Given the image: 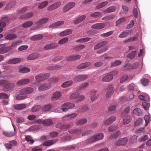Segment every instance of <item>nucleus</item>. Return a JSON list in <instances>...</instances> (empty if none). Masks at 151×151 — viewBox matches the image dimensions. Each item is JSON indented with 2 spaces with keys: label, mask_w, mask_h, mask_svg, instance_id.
Returning a JSON list of instances; mask_svg holds the SVG:
<instances>
[{
  "label": "nucleus",
  "mask_w": 151,
  "mask_h": 151,
  "mask_svg": "<svg viewBox=\"0 0 151 151\" xmlns=\"http://www.w3.org/2000/svg\"><path fill=\"white\" fill-rule=\"evenodd\" d=\"M89 85V83L87 82H86L83 83H82L79 85L77 87V89L78 90H81L83 89L86 88L88 87Z\"/></svg>",
  "instance_id": "45"
},
{
  "label": "nucleus",
  "mask_w": 151,
  "mask_h": 151,
  "mask_svg": "<svg viewBox=\"0 0 151 151\" xmlns=\"http://www.w3.org/2000/svg\"><path fill=\"white\" fill-rule=\"evenodd\" d=\"M133 114L137 116L140 115L142 114L141 110L139 108H136L133 111Z\"/></svg>",
  "instance_id": "48"
},
{
  "label": "nucleus",
  "mask_w": 151,
  "mask_h": 151,
  "mask_svg": "<svg viewBox=\"0 0 151 151\" xmlns=\"http://www.w3.org/2000/svg\"><path fill=\"white\" fill-rule=\"evenodd\" d=\"M113 32V31H111L102 34L101 35V37H107L112 35Z\"/></svg>",
  "instance_id": "60"
},
{
  "label": "nucleus",
  "mask_w": 151,
  "mask_h": 151,
  "mask_svg": "<svg viewBox=\"0 0 151 151\" xmlns=\"http://www.w3.org/2000/svg\"><path fill=\"white\" fill-rule=\"evenodd\" d=\"M139 65V63H135L133 64L132 65H126L124 66V68L125 69L127 67H128L129 65H130V67H129V68L135 69L137 68L138 67Z\"/></svg>",
  "instance_id": "51"
},
{
  "label": "nucleus",
  "mask_w": 151,
  "mask_h": 151,
  "mask_svg": "<svg viewBox=\"0 0 151 151\" xmlns=\"http://www.w3.org/2000/svg\"><path fill=\"white\" fill-rule=\"evenodd\" d=\"M61 3L60 1L55 3L54 4L48 6L47 9L49 11L55 10L59 7L61 5Z\"/></svg>",
  "instance_id": "9"
},
{
  "label": "nucleus",
  "mask_w": 151,
  "mask_h": 151,
  "mask_svg": "<svg viewBox=\"0 0 151 151\" xmlns=\"http://www.w3.org/2000/svg\"><path fill=\"white\" fill-rule=\"evenodd\" d=\"M33 23L32 21H28L24 23L22 25L23 27L27 28L33 25Z\"/></svg>",
  "instance_id": "46"
},
{
  "label": "nucleus",
  "mask_w": 151,
  "mask_h": 151,
  "mask_svg": "<svg viewBox=\"0 0 151 151\" xmlns=\"http://www.w3.org/2000/svg\"><path fill=\"white\" fill-rule=\"evenodd\" d=\"M21 61L20 58H14L9 60L7 63L9 64H15L19 63Z\"/></svg>",
  "instance_id": "26"
},
{
  "label": "nucleus",
  "mask_w": 151,
  "mask_h": 151,
  "mask_svg": "<svg viewBox=\"0 0 151 151\" xmlns=\"http://www.w3.org/2000/svg\"><path fill=\"white\" fill-rule=\"evenodd\" d=\"M89 109L88 107L87 106H82L81 108H79V110L83 113Z\"/></svg>",
  "instance_id": "62"
},
{
  "label": "nucleus",
  "mask_w": 151,
  "mask_h": 151,
  "mask_svg": "<svg viewBox=\"0 0 151 151\" xmlns=\"http://www.w3.org/2000/svg\"><path fill=\"white\" fill-rule=\"evenodd\" d=\"M52 107L51 105L50 104L46 105L42 107V109L44 112L49 111L51 109Z\"/></svg>",
  "instance_id": "47"
},
{
  "label": "nucleus",
  "mask_w": 151,
  "mask_h": 151,
  "mask_svg": "<svg viewBox=\"0 0 151 151\" xmlns=\"http://www.w3.org/2000/svg\"><path fill=\"white\" fill-rule=\"evenodd\" d=\"M116 119V117L114 116H112L105 121L103 123L104 124H110Z\"/></svg>",
  "instance_id": "23"
},
{
  "label": "nucleus",
  "mask_w": 151,
  "mask_h": 151,
  "mask_svg": "<svg viewBox=\"0 0 151 151\" xmlns=\"http://www.w3.org/2000/svg\"><path fill=\"white\" fill-rule=\"evenodd\" d=\"M75 5V3L73 2H71L67 3L63 9V13H65L67 12L74 7Z\"/></svg>",
  "instance_id": "5"
},
{
  "label": "nucleus",
  "mask_w": 151,
  "mask_h": 151,
  "mask_svg": "<svg viewBox=\"0 0 151 151\" xmlns=\"http://www.w3.org/2000/svg\"><path fill=\"white\" fill-rule=\"evenodd\" d=\"M64 23L63 21H60L52 23L49 26V28L55 27L63 24Z\"/></svg>",
  "instance_id": "28"
},
{
  "label": "nucleus",
  "mask_w": 151,
  "mask_h": 151,
  "mask_svg": "<svg viewBox=\"0 0 151 151\" xmlns=\"http://www.w3.org/2000/svg\"><path fill=\"white\" fill-rule=\"evenodd\" d=\"M108 4V1H104L102 3H100L97 6L96 8L97 9H100L107 4Z\"/></svg>",
  "instance_id": "59"
},
{
  "label": "nucleus",
  "mask_w": 151,
  "mask_h": 151,
  "mask_svg": "<svg viewBox=\"0 0 151 151\" xmlns=\"http://www.w3.org/2000/svg\"><path fill=\"white\" fill-rule=\"evenodd\" d=\"M81 57V56L80 55H73L68 57L66 58V59L68 61H75L80 59Z\"/></svg>",
  "instance_id": "13"
},
{
  "label": "nucleus",
  "mask_w": 151,
  "mask_h": 151,
  "mask_svg": "<svg viewBox=\"0 0 151 151\" xmlns=\"http://www.w3.org/2000/svg\"><path fill=\"white\" fill-rule=\"evenodd\" d=\"M116 17V15L112 14L105 16L102 18L101 20H105V21L110 20L114 19Z\"/></svg>",
  "instance_id": "29"
},
{
  "label": "nucleus",
  "mask_w": 151,
  "mask_h": 151,
  "mask_svg": "<svg viewBox=\"0 0 151 151\" xmlns=\"http://www.w3.org/2000/svg\"><path fill=\"white\" fill-rule=\"evenodd\" d=\"M87 122L86 119H82L78 120L76 122L77 124L83 125L86 124Z\"/></svg>",
  "instance_id": "49"
},
{
  "label": "nucleus",
  "mask_w": 151,
  "mask_h": 151,
  "mask_svg": "<svg viewBox=\"0 0 151 151\" xmlns=\"http://www.w3.org/2000/svg\"><path fill=\"white\" fill-rule=\"evenodd\" d=\"M19 70L20 73H23L29 72L30 70L29 68L25 67H20Z\"/></svg>",
  "instance_id": "37"
},
{
  "label": "nucleus",
  "mask_w": 151,
  "mask_h": 151,
  "mask_svg": "<svg viewBox=\"0 0 151 151\" xmlns=\"http://www.w3.org/2000/svg\"><path fill=\"white\" fill-rule=\"evenodd\" d=\"M49 20V18L48 17H44L41 18L37 22L36 24L37 26L35 28V29L40 28L42 26V24L47 22Z\"/></svg>",
  "instance_id": "3"
},
{
  "label": "nucleus",
  "mask_w": 151,
  "mask_h": 151,
  "mask_svg": "<svg viewBox=\"0 0 151 151\" xmlns=\"http://www.w3.org/2000/svg\"><path fill=\"white\" fill-rule=\"evenodd\" d=\"M43 37L42 35L39 34L32 36L31 37V39L33 40L36 41L41 39Z\"/></svg>",
  "instance_id": "43"
},
{
  "label": "nucleus",
  "mask_w": 151,
  "mask_h": 151,
  "mask_svg": "<svg viewBox=\"0 0 151 151\" xmlns=\"http://www.w3.org/2000/svg\"><path fill=\"white\" fill-rule=\"evenodd\" d=\"M132 119V117L129 116L128 115L125 116L123 119V123L124 124H126L129 123Z\"/></svg>",
  "instance_id": "32"
},
{
  "label": "nucleus",
  "mask_w": 151,
  "mask_h": 151,
  "mask_svg": "<svg viewBox=\"0 0 151 151\" xmlns=\"http://www.w3.org/2000/svg\"><path fill=\"white\" fill-rule=\"evenodd\" d=\"M42 107L40 105L34 106L31 109V111L33 112H35L39 111L42 109Z\"/></svg>",
  "instance_id": "33"
},
{
  "label": "nucleus",
  "mask_w": 151,
  "mask_h": 151,
  "mask_svg": "<svg viewBox=\"0 0 151 151\" xmlns=\"http://www.w3.org/2000/svg\"><path fill=\"white\" fill-rule=\"evenodd\" d=\"M58 46V43H52L46 45L44 47V49L45 50H51L55 48Z\"/></svg>",
  "instance_id": "19"
},
{
  "label": "nucleus",
  "mask_w": 151,
  "mask_h": 151,
  "mask_svg": "<svg viewBox=\"0 0 151 151\" xmlns=\"http://www.w3.org/2000/svg\"><path fill=\"white\" fill-rule=\"evenodd\" d=\"M116 105L115 104H111L108 108V111L110 112H112L115 111L116 108Z\"/></svg>",
  "instance_id": "41"
},
{
  "label": "nucleus",
  "mask_w": 151,
  "mask_h": 151,
  "mask_svg": "<svg viewBox=\"0 0 151 151\" xmlns=\"http://www.w3.org/2000/svg\"><path fill=\"white\" fill-rule=\"evenodd\" d=\"M56 127L62 129H67L70 127V124H63L61 123H58L56 126Z\"/></svg>",
  "instance_id": "21"
},
{
  "label": "nucleus",
  "mask_w": 151,
  "mask_h": 151,
  "mask_svg": "<svg viewBox=\"0 0 151 151\" xmlns=\"http://www.w3.org/2000/svg\"><path fill=\"white\" fill-rule=\"evenodd\" d=\"M30 81L28 79H22L19 80L17 82V84L18 86H21L29 83Z\"/></svg>",
  "instance_id": "22"
},
{
  "label": "nucleus",
  "mask_w": 151,
  "mask_h": 151,
  "mask_svg": "<svg viewBox=\"0 0 151 151\" xmlns=\"http://www.w3.org/2000/svg\"><path fill=\"white\" fill-rule=\"evenodd\" d=\"M72 32V30L70 29H67L61 32L59 34L60 36H64L71 34Z\"/></svg>",
  "instance_id": "27"
},
{
  "label": "nucleus",
  "mask_w": 151,
  "mask_h": 151,
  "mask_svg": "<svg viewBox=\"0 0 151 151\" xmlns=\"http://www.w3.org/2000/svg\"><path fill=\"white\" fill-rule=\"evenodd\" d=\"M120 134V132L119 131H117L115 133L111 135L110 137V138H116Z\"/></svg>",
  "instance_id": "64"
},
{
  "label": "nucleus",
  "mask_w": 151,
  "mask_h": 151,
  "mask_svg": "<svg viewBox=\"0 0 151 151\" xmlns=\"http://www.w3.org/2000/svg\"><path fill=\"white\" fill-rule=\"evenodd\" d=\"M91 39V38L88 37L82 38L77 40V42H80L81 43L86 42L89 41Z\"/></svg>",
  "instance_id": "54"
},
{
  "label": "nucleus",
  "mask_w": 151,
  "mask_h": 151,
  "mask_svg": "<svg viewBox=\"0 0 151 151\" xmlns=\"http://www.w3.org/2000/svg\"><path fill=\"white\" fill-rule=\"evenodd\" d=\"M68 40V38L67 37H65L59 40L58 42L59 44L62 45L66 43Z\"/></svg>",
  "instance_id": "57"
},
{
  "label": "nucleus",
  "mask_w": 151,
  "mask_h": 151,
  "mask_svg": "<svg viewBox=\"0 0 151 151\" xmlns=\"http://www.w3.org/2000/svg\"><path fill=\"white\" fill-rule=\"evenodd\" d=\"M27 105L24 104H17L14 106V108L16 109L22 110L26 108Z\"/></svg>",
  "instance_id": "34"
},
{
  "label": "nucleus",
  "mask_w": 151,
  "mask_h": 151,
  "mask_svg": "<svg viewBox=\"0 0 151 151\" xmlns=\"http://www.w3.org/2000/svg\"><path fill=\"white\" fill-rule=\"evenodd\" d=\"M50 87V84H45L40 86L38 88V90L40 91H42L46 90Z\"/></svg>",
  "instance_id": "24"
},
{
  "label": "nucleus",
  "mask_w": 151,
  "mask_h": 151,
  "mask_svg": "<svg viewBox=\"0 0 151 151\" xmlns=\"http://www.w3.org/2000/svg\"><path fill=\"white\" fill-rule=\"evenodd\" d=\"M104 138L103 134L100 133L91 137L88 140L89 143L93 142L99 140L101 139Z\"/></svg>",
  "instance_id": "1"
},
{
  "label": "nucleus",
  "mask_w": 151,
  "mask_h": 151,
  "mask_svg": "<svg viewBox=\"0 0 151 151\" xmlns=\"http://www.w3.org/2000/svg\"><path fill=\"white\" fill-rule=\"evenodd\" d=\"M105 24L104 23H98L92 25L91 28L93 29H99L104 28Z\"/></svg>",
  "instance_id": "12"
},
{
  "label": "nucleus",
  "mask_w": 151,
  "mask_h": 151,
  "mask_svg": "<svg viewBox=\"0 0 151 151\" xmlns=\"http://www.w3.org/2000/svg\"><path fill=\"white\" fill-rule=\"evenodd\" d=\"M72 81L70 80L65 82L62 84L61 86L63 88H66L71 86L73 83Z\"/></svg>",
  "instance_id": "42"
},
{
  "label": "nucleus",
  "mask_w": 151,
  "mask_h": 151,
  "mask_svg": "<svg viewBox=\"0 0 151 151\" xmlns=\"http://www.w3.org/2000/svg\"><path fill=\"white\" fill-rule=\"evenodd\" d=\"M141 83L142 85L144 86H147L150 81L149 80L147 79L143 78L141 79Z\"/></svg>",
  "instance_id": "56"
},
{
  "label": "nucleus",
  "mask_w": 151,
  "mask_h": 151,
  "mask_svg": "<svg viewBox=\"0 0 151 151\" xmlns=\"http://www.w3.org/2000/svg\"><path fill=\"white\" fill-rule=\"evenodd\" d=\"M61 95L62 94L60 92H56L53 94L51 98V100L52 101H53L58 100L60 99Z\"/></svg>",
  "instance_id": "17"
},
{
  "label": "nucleus",
  "mask_w": 151,
  "mask_h": 151,
  "mask_svg": "<svg viewBox=\"0 0 151 151\" xmlns=\"http://www.w3.org/2000/svg\"><path fill=\"white\" fill-rule=\"evenodd\" d=\"M33 15V13L32 12L29 13H28L22 15V16H21L20 18L21 19H28L30 18Z\"/></svg>",
  "instance_id": "38"
},
{
  "label": "nucleus",
  "mask_w": 151,
  "mask_h": 151,
  "mask_svg": "<svg viewBox=\"0 0 151 151\" xmlns=\"http://www.w3.org/2000/svg\"><path fill=\"white\" fill-rule=\"evenodd\" d=\"M113 79V76L109 73L104 76L102 79V81L105 82H109Z\"/></svg>",
  "instance_id": "20"
},
{
  "label": "nucleus",
  "mask_w": 151,
  "mask_h": 151,
  "mask_svg": "<svg viewBox=\"0 0 151 151\" xmlns=\"http://www.w3.org/2000/svg\"><path fill=\"white\" fill-rule=\"evenodd\" d=\"M15 86L14 83H7L3 87V90L4 92H7L12 89Z\"/></svg>",
  "instance_id": "11"
},
{
  "label": "nucleus",
  "mask_w": 151,
  "mask_h": 151,
  "mask_svg": "<svg viewBox=\"0 0 151 151\" xmlns=\"http://www.w3.org/2000/svg\"><path fill=\"white\" fill-rule=\"evenodd\" d=\"M53 124L52 121L50 119H47L44 120V125L45 126H50Z\"/></svg>",
  "instance_id": "53"
},
{
  "label": "nucleus",
  "mask_w": 151,
  "mask_h": 151,
  "mask_svg": "<svg viewBox=\"0 0 151 151\" xmlns=\"http://www.w3.org/2000/svg\"><path fill=\"white\" fill-rule=\"evenodd\" d=\"M88 77L87 75H78L76 76L75 80L77 82H79L81 81H83L86 79Z\"/></svg>",
  "instance_id": "15"
},
{
  "label": "nucleus",
  "mask_w": 151,
  "mask_h": 151,
  "mask_svg": "<svg viewBox=\"0 0 151 151\" xmlns=\"http://www.w3.org/2000/svg\"><path fill=\"white\" fill-rule=\"evenodd\" d=\"M16 4V2L15 1H11L5 7V9L8 10L14 6Z\"/></svg>",
  "instance_id": "36"
},
{
  "label": "nucleus",
  "mask_w": 151,
  "mask_h": 151,
  "mask_svg": "<svg viewBox=\"0 0 151 151\" xmlns=\"http://www.w3.org/2000/svg\"><path fill=\"white\" fill-rule=\"evenodd\" d=\"M3 134L6 137H11L14 136V132H3Z\"/></svg>",
  "instance_id": "58"
},
{
  "label": "nucleus",
  "mask_w": 151,
  "mask_h": 151,
  "mask_svg": "<svg viewBox=\"0 0 151 151\" xmlns=\"http://www.w3.org/2000/svg\"><path fill=\"white\" fill-rule=\"evenodd\" d=\"M75 106V104L73 103L67 102L62 105L61 109L63 111H68V109H71Z\"/></svg>",
  "instance_id": "6"
},
{
  "label": "nucleus",
  "mask_w": 151,
  "mask_h": 151,
  "mask_svg": "<svg viewBox=\"0 0 151 151\" xmlns=\"http://www.w3.org/2000/svg\"><path fill=\"white\" fill-rule=\"evenodd\" d=\"M40 57V55L37 53H33L30 54L27 58L28 60L36 59Z\"/></svg>",
  "instance_id": "18"
},
{
  "label": "nucleus",
  "mask_w": 151,
  "mask_h": 151,
  "mask_svg": "<svg viewBox=\"0 0 151 151\" xmlns=\"http://www.w3.org/2000/svg\"><path fill=\"white\" fill-rule=\"evenodd\" d=\"M50 76V74L49 73L40 74L35 76V79L38 81H41L48 78Z\"/></svg>",
  "instance_id": "2"
},
{
  "label": "nucleus",
  "mask_w": 151,
  "mask_h": 151,
  "mask_svg": "<svg viewBox=\"0 0 151 151\" xmlns=\"http://www.w3.org/2000/svg\"><path fill=\"white\" fill-rule=\"evenodd\" d=\"M129 34V33L128 32H123L121 33L119 35L118 37L120 38H125L127 37Z\"/></svg>",
  "instance_id": "55"
},
{
  "label": "nucleus",
  "mask_w": 151,
  "mask_h": 151,
  "mask_svg": "<svg viewBox=\"0 0 151 151\" xmlns=\"http://www.w3.org/2000/svg\"><path fill=\"white\" fill-rule=\"evenodd\" d=\"M34 91L33 88L31 87H27L20 90V93L25 95L27 97V94L32 93Z\"/></svg>",
  "instance_id": "7"
},
{
  "label": "nucleus",
  "mask_w": 151,
  "mask_h": 151,
  "mask_svg": "<svg viewBox=\"0 0 151 151\" xmlns=\"http://www.w3.org/2000/svg\"><path fill=\"white\" fill-rule=\"evenodd\" d=\"M77 116V114L76 113H72L69 114L65 115L64 116L63 118V120L65 121H70L75 118Z\"/></svg>",
  "instance_id": "10"
},
{
  "label": "nucleus",
  "mask_w": 151,
  "mask_h": 151,
  "mask_svg": "<svg viewBox=\"0 0 151 151\" xmlns=\"http://www.w3.org/2000/svg\"><path fill=\"white\" fill-rule=\"evenodd\" d=\"M85 45H77L75 47L74 49L76 50V52H78L85 48Z\"/></svg>",
  "instance_id": "50"
},
{
  "label": "nucleus",
  "mask_w": 151,
  "mask_h": 151,
  "mask_svg": "<svg viewBox=\"0 0 151 151\" xmlns=\"http://www.w3.org/2000/svg\"><path fill=\"white\" fill-rule=\"evenodd\" d=\"M128 141L127 138H124L115 142L116 145H125Z\"/></svg>",
  "instance_id": "16"
},
{
  "label": "nucleus",
  "mask_w": 151,
  "mask_h": 151,
  "mask_svg": "<svg viewBox=\"0 0 151 151\" xmlns=\"http://www.w3.org/2000/svg\"><path fill=\"white\" fill-rule=\"evenodd\" d=\"M116 9L115 6H110L104 10V13H109L114 12Z\"/></svg>",
  "instance_id": "25"
},
{
  "label": "nucleus",
  "mask_w": 151,
  "mask_h": 151,
  "mask_svg": "<svg viewBox=\"0 0 151 151\" xmlns=\"http://www.w3.org/2000/svg\"><path fill=\"white\" fill-rule=\"evenodd\" d=\"M125 20L126 18L125 17H123L120 18L116 22V25H118L122 24Z\"/></svg>",
  "instance_id": "63"
},
{
  "label": "nucleus",
  "mask_w": 151,
  "mask_h": 151,
  "mask_svg": "<svg viewBox=\"0 0 151 151\" xmlns=\"http://www.w3.org/2000/svg\"><path fill=\"white\" fill-rule=\"evenodd\" d=\"M132 78V77H129L127 75H125L122 76L120 79V82H123L127 81H129L131 80Z\"/></svg>",
  "instance_id": "31"
},
{
  "label": "nucleus",
  "mask_w": 151,
  "mask_h": 151,
  "mask_svg": "<svg viewBox=\"0 0 151 151\" xmlns=\"http://www.w3.org/2000/svg\"><path fill=\"white\" fill-rule=\"evenodd\" d=\"M12 49L11 46L6 47L0 50V54L4 53L11 50Z\"/></svg>",
  "instance_id": "39"
},
{
  "label": "nucleus",
  "mask_w": 151,
  "mask_h": 151,
  "mask_svg": "<svg viewBox=\"0 0 151 151\" xmlns=\"http://www.w3.org/2000/svg\"><path fill=\"white\" fill-rule=\"evenodd\" d=\"M48 4V2L47 1H44L40 3L38 6L39 9H41L45 8Z\"/></svg>",
  "instance_id": "40"
},
{
  "label": "nucleus",
  "mask_w": 151,
  "mask_h": 151,
  "mask_svg": "<svg viewBox=\"0 0 151 151\" xmlns=\"http://www.w3.org/2000/svg\"><path fill=\"white\" fill-rule=\"evenodd\" d=\"M91 99L92 102L96 99L99 96L98 93H97L96 91L95 90H93L91 91Z\"/></svg>",
  "instance_id": "14"
},
{
  "label": "nucleus",
  "mask_w": 151,
  "mask_h": 151,
  "mask_svg": "<svg viewBox=\"0 0 151 151\" xmlns=\"http://www.w3.org/2000/svg\"><path fill=\"white\" fill-rule=\"evenodd\" d=\"M122 62L120 60H118L112 63L111 64V67L117 66L121 64Z\"/></svg>",
  "instance_id": "61"
},
{
  "label": "nucleus",
  "mask_w": 151,
  "mask_h": 151,
  "mask_svg": "<svg viewBox=\"0 0 151 151\" xmlns=\"http://www.w3.org/2000/svg\"><path fill=\"white\" fill-rule=\"evenodd\" d=\"M107 92L106 94V98H109L111 95L114 91V88L111 85H109L107 88Z\"/></svg>",
  "instance_id": "8"
},
{
  "label": "nucleus",
  "mask_w": 151,
  "mask_h": 151,
  "mask_svg": "<svg viewBox=\"0 0 151 151\" xmlns=\"http://www.w3.org/2000/svg\"><path fill=\"white\" fill-rule=\"evenodd\" d=\"M17 36L14 34H11L8 35L5 37V38L8 40H12L16 39Z\"/></svg>",
  "instance_id": "44"
},
{
  "label": "nucleus",
  "mask_w": 151,
  "mask_h": 151,
  "mask_svg": "<svg viewBox=\"0 0 151 151\" xmlns=\"http://www.w3.org/2000/svg\"><path fill=\"white\" fill-rule=\"evenodd\" d=\"M102 15L101 12H96L91 14L90 16L91 17L94 18H97L100 17Z\"/></svg>",
  "instance_id": "35"
},
{
  "label": "nucleus",
  "mask_w": 151,
  "mask_h": 151,
  "mask_svg": "<svg viewBox=\"0 0 151 151\" xmlns=\"http://www.w3.org/2000/svg\"><path fill=\"white\" fill-rule=\"evenodd\" d=\"M26 97V96L20 93V91H19V94L17 95L16 97V99L17 100H21L24 99Z\"/></svg>",
  "instance_id": "52"
},
{
  "label": "nucleus",
  "mask_w": 151,
  "mask_h": 151,
  "mask_svg": "<svg viewBox=\"0 0 151 151\" xmlns=\"http://www.w3.org/2000/svg\"><path fill=\"white\" fill-rule=\"evenodd\" d=\"M11 20V19L7 17H3L0 22V33L3 31V28L5 27L6 25V22H8Z\"/></svg>",
  "instance_id": "4"
},
{
  "label": "nucleus",
  "mask_w": 151,
  "mask_h": 151,
  "mask_svg": "<svg viewBox=\"0 0 151 151\" xmlns=\"http://www.w3.org/2000/svg\"><path fill=\"white\" fill-rule=\"evenodd\" d=\"M86 16L84 15H81L77 18L74 22L75 24H78L83 21L86 18Z\"/></svg>",
  "instance_id": "30"
}]
</instances>
